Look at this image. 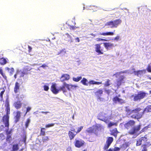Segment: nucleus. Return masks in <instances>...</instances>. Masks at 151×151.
<instances>
[{"label": "nucleus", "instance_id": "f257e3e1", "mask_svg": "<svg viewBox=\"0 0 151 151\" xmlns=\"http://www.w3.org/2000/svg\"><path fill=\"white\" fill-rule=\"evenodd\" d=\"M78 87L77 85H73L71 84H68L65 82H64L63 85L62 86L60 87L59 88V91H62L63 93L65 95H66L67 90L65 88H67L69 91L75 88Z\"/></svg>", "mask_w": 151, "mask_h": 151}, {"label": "nucleus", "instance_id": "f03ea898", "mask_svg": "<svg viewBox=\"0 0 151 151\" xmlns=\"http://www.w3.org/2000/svg\"><path fill=\"white\" fill-rule=\"evenodd\" d=\"M141 108L142 109V111L141 112H139V113L136 116L133 115L132 116L133 118H137L138 121L139 119L142 117L143 115L145 113L151 112V105L147 106L145 109Z\"/></svg>", "mask_w": 151, "mask_h": 151}, {"label": "nucleus", "instance_id": "7ed1b4c3", "mask_svg": "<svg viewBox=\"0 0 151 151\" xmlns=\"http://www.w3.org/2000/svg\"><path fill=\"white\" fill-rule=\"evenodd\" d=\"M142 109L140 107H137L135 109H134L131 110L128 107H126L125 108V111L127 112V114L128 115H130L131 114L134 113H136V114H132L131 117L132 118L135 119H137V118H135L132 117L133 115H134L136 116L137 115L138 113H139L140 111H142Z\"/></svg>", "mask_w": 151, "mask_h": 151}, {"label": "nucleus", "instance_id": "20e7f679", "mask_svg": "<svg viewBox=\"0 0 151 151\" xmlns=\"http://www.w3.org/2000/svg\"><path fill=\"white\" fill-rule=\"evenodd\" d=\"M3 122L4 124V127L3 125H1L0 126V130L1 131H3L4 130V128H6L5 132L6 133V134L7 136L11 135L12 134L10 135L12 132V130L11 129L9 131V121H2Z\"/></svg>", "mask_w": 151, "mask_h": 151}, {"label": "nucleus", "instance_id": "39448f33", "mask_svg": "<svg viewBox=\"0 0 151 151\" xmlns=\"http://www.w3.org/2000/svg\"><path fill=\"white\" fill-rule=\"evenodd\" d=\"M5 106L6 107L5 110L6 112V114L3 116L2 121H9V115L10 114V107L9 104H5Z\"/></svg>", "mask_w": 151, "mask_h": 151}, {"label": "nucleus", "instance_id": "423d86ee", "mask_svg": "<svg viewBox=\"0 0 151 151\" xmlns=\"http://www.w3.org/2000/svg\"><path fill=\"white\" fill-rule=\"evenodd\" d=\"M73 143L76 147L79 148L85 145V142L81 139H76Z\"/></svg>", "mask_w": 151, "mask_h": 151}, {"label": "nucleus", "instance_id": "0eeeda50", "mask_svg": "<svg viewBox=\"0 0 151 151\" xmlns=\"http://www.w3.org/2000/svg\"><path fill=\"white\" fill-rule=\"evenodd\" d=\"M101 44H96L95 45V51L98 55L104 54V51L103 48L101 47Z\"/></svg>", "mask_w": 151, "mask_h": 151}, {"label": "nucleus", "instance_id": "6e6552de", "mask_svg": "<svg viewBox=\"0 0 151 151\" xmlns=\"http://www.w3.org/2000/svg\"><path fill=\"white\" fill-rule=\"evenodd\" d=\"M141 126V125L139 124L133 127L128 132V134L130 135H133L136 133L140 130Z\"/></svg>", "mask_w": 151, "mask_h": 151}, {"label": "nucleus", "instance_id": "1a4fd4ad", "mask_svg": "<svg viewBox=\"0 0 151 151\" xmlns=\"http://www.w3.org/2000/svg\"><path fill=\"white\" fill-rule=\"evenodd\" d=\"M114 140L113 138L112 137H108L107 138V140L106 141V144H105L103 149L104 150L107 149L110 146L111 143Z\"/></svg>", "mask_w": 151, "mask_h": 151}, {"label": "nucleus", "instance_id": "9d476101", "mask_svg": "<svg viewBox=\"0 0 151 151\" xmlns=\"http://www.w3.org/2000/svg\"><path fill=\"white\" fill-rule=\"evenodd\" d=\"M105 114L102 112L99 113L97 116V119L99 120L104 121L105 123H107L109 120L107 117L105 116Z\"/></svg>", "mask_w": 151, "mask_h": 151}, {"label": "nucleus", "instance_id": "9b49d317", "mask_svg": "<svg viewBox=\"0 0 151 151\" xmlns=\"http://www.w3.org/2000/svg\"><path fill=\"white\" fill-rule=\"evenodd\" d=\"M32 68L29 66H27L23 69L22 71L20 73V77H23L25 75L28 74V71L31 70Z\"/></svg>", "mask_w": 151, "mask_h": 151}, {"label": "nucleus", "instance_id": "f8f14e48", "mask_svg": "<svg viewBox=\"0 0 151 151\" xmlns=\"http://www.w3.org/2000/svg\"><path fill=\"white\" fill-rule=\"evenodd\" d=\"M99 127L97 126H93L92 127H90L86 130L87 132L88 133H94L97 134L96 131L98 130Z\"/></svg>", "mask_w": 151, "mask_h": 151}, {"label": "nucleus", "instance_id": "ddd939ff", "mask_svg": "<svg viewBox=\"0 0 151 151\" xmlns=\"http://www.w3.org/2000/svg\"><path fill=\"white\" fill-rule=\"evenodd\" d=\"M135 123V122L134 120H130L124 124V127L127 129H129L134 126Z\"/></svg>", "mask_w": 151, "mask_h": 151}, {"label": "nucleus", "instance_id": "4468645a", "mask_svg": "<svg viewBox=\"0 0 151 151\" xmlns=\"http://www.w3.org/2000/svg\"><path fill=\"white\" fill-rule=\"evenodd\" d=\"M147 140V135H145L144 137H141L137 140L136 146H139L142 144V141L144 142H146Z\"/></svg>", "mask_w": 151, "mask_h": 151}, {"label": "nucleus", "instance_id": "2eb2a0df", "mask_svg": "<svg viewBox=\"0 0 151 151\" xmlns=\"http://www.w3.org/2000/svg\"><path fill=\"white\" fill-rule=\"evenodd\" d=\"M12 140L11 135H8L6 137V142H4L2 145V147L4 148L7 146V143H10Z\"/></svg>", "mask_w": 151, "mask_h": 151}, {"label": "nucleus", "instance_id": "dca6fc26", "mask_svg": "<svg viewBox=\"0 0 151 151\" xmlns=\"http://www.w3.org/2000/svg\"><path fill=\"white\" fill-rule=\"evenodd\" d=\"M50 90L55 94H57L59 91V89H58L56 88V84L55 83L53 84L51 86Z\"/></svg>", "mask_w": 151, "mask_h": 151}, {"label": "nucleus", "instance_id": "f3484780", "mask_svg": "<svg viewBox=\"0 0 151 151\" xmlns=\"http://www.w3.org/2000/svg\"><path fill=\"white\" fill-rule=\"evenodd\" d=\"M20 84L17 81L15 82L14 87V92L15 93H17L20 91Z\"/></svg>", "mask_w": 151, "mask_h": 151}, {"label": "nucleus", "instance_id": "a211bd4d", "mask_svg": "<svg viewBox=\"0 0 151 151\" xmlns=\"http://www.w3.org/2000/svg\"><path fill=\"white\" fill-rule=\"evenodd\" d=\"M113 101L115 103L122 104L124 103V101L123 99L118 98L117 96H115L113 98Z\"/></svg>", "mask_w": 151, "mask_h": 151}, {"label": "nucleus", "instance_id": "6ab92c4d", "mask_svg": "<svg viewBox=\"0 0 151 151\" xmlns=\"http://www.w3.org/2000/svg\"><path fill=\"white\" fill-rule=\"evenodd\" d=\"M70 78V75L67 74H63L60 78V81L61 82L68 81Z\"/></svg>", "mask_w": 151, "mask_h": 151}, {"label": "nucleus", "instance_id": "aec40b11", "mask_svg": "<svg viewBox=\"0 0 151 151\" xmlns=\"http://www.w3.org/2000/svg\"><path fill=\"white\" fill-rule=\"evenodd\" d=\"M21 117V112L20 111H18L16 112V115L14 117V122L15 123H16L18 122L20 119Z\"/></svg>", "mask_w": 151, "mask_h": 151}, {"label": "nucleus", "instance_id": "412c9836", "mask_svg": "<svg viewBox=\"0 0 151 151\" xmlns=\"http://www.w3.org/2000/svg\"><path fill=\"white\" fill-rule=\"evenodd\" d=\"M103 91L102 89H99L95 92V95L98 98V99H99L100 101H101V98L100 97V96L103 94Z\"/></svg>", "mask_w": 151, "mask_h": 151}, {"label": "nucleus", "instance_id": "4be33fe9", "mask_svg": "<svg viewBox=\"0 0 151 151\" xmlns=\"http://www.w3.org/2000/svg\"><path fill=\"white\" fill-rule=\"evenodd\" d=\"M151 145V144L150 142H147L146 144L142 145L141 147L142 148L141 151H147V147H149Z\"/></svg>", "mask_w": 151, "mask_h": 151}, {"label": "nucleus", "instance_id": "5701e85b", "mask_svg": "<svg viewBox=\"0 0 151 151\" xmlns=\"http://www.w3.org/2000/svg\"><path fill=\"white\" fill-rule=\"evenodd\" d=\"M9 62V60L7 58H5L3 57L0 58V65H4Z\"/></svg>", "mask_w": 151, "mask_h": 151}, {"label": "nucleus", "instance_id": "b1692460", "mask_svg": "<svg viewBox=\"0 0 151 151\" xmlns=\"http://www.w3.org/2000/svg\"><path fill=\"white\" fill-rule=\"evenodd\" d=\"M113 22V25L115 28H116L122 23V20L120 19H118L112 21Z\"/></svg>", "mask_w": 151, "mask_h": 151}, {"label": "nucleus", "instance_id": "393cba45", "mask_svg": "<svg viewBox=\"0 0 151 151\" xmlns=\"http://www.w3.org/2000/svg\"><path fill=\"white\" fill-rule=\"evenodd\" d=\"M103 44L104 47L107 50L114 47L113 44L109 42H104Z\"/></svg>", "mask_w": 151, "mask_h": 151}, {"label": "nucleus", "instance_id": "a878e982", "mask_svg": "<svg viewBox=\"0 0 151 151\" xmlns=\"http://www.w3.org/2000/svg\"><path fill=\"white\" fill-rule=\"evenodd\" d=\"M77 134L76 133H75L71 131H69L68 133V137L70 140H71L74 139Z\"/></svg>", "mask_w": 151, "mask_h": 151}, {"label": "nucleus", "instance_id": "bb28decb", "mask_svg": "<svg viewBox=\"0 0 151 151\" xmlns=\"http://www.w3.org/2000/svg\"><path fill=\"white\" fill-rule=\"evenodd\" d=\"M111 135H113L115 137H117V134L119 133V132L116 128H114V129H112L111 131Z\"/></svg>", "mask_w": 151, "mask_h": 151}, {"label": "nucleus", "instance_id": "cd10ccee", "mask_svg": "<svg viewBox=\"0 0 151 151\" xmlns=\"http://www.w3.org/2000/svg\"><path fill=\"white\" fill-rule=\"evenodd\" d=\"M99 35H103L104 36H107V35H110L112 36L114 35V33L113 32H102L100 33L99 34Z\"/></svg>", "mask_w": 151, "mask_h": 151}, {"label": "nucleus", "instance_id": "c85d7f7f", "mask_svg": "<svg viewBox=\"0 0 151 151\" xmlns=\"http://www.w3.org/2000/svg\"><path fill=\"white\" fill-rule=\"evenodd\" d=\"M45 129L44 127H41L40 135V136H44L45 134Z\"/></svg>", "mask_w": 151, "mask_h": 151}, {"label": "nucleus", "instance_id": "c756f323", "mask_svg": "<svg viewBox=\"0 0 151 151\" xmlns=\"http://www.w3.org/2000/svg\"><path fill=\"white\" fill-rule=\"evenodd\" d=\"M138 94L139 96V98L141 99H143L145 97V96H146L147 93L144 92L140 91Z\"/></svg>", "mask_w": 151, "mask_h": 151}, {"label": "nucleus", "instance_id": "7c9ffc66", "mask_svg": "<svg viewBox=\"0 0 151 151\" xmlns=\"http://www.w3.org/2000/svg\"><path fill=\"white\" fill-rule=\"evenodd\" d=\"M88 82L87 80L85 78H83L82 80L81 81V82L84 85L88 86V83H87Z\"/></svg>", "mask_w": 151, "mask_h": 151}, {"label": "nucleus", "instance_id": "2f4dec72", "mask_svg": "<svg viewBox=\"0 0 151 151\" xmlns=\"http://www.w3.org/2000/svg\"><path fill=\"white\" fill-rule=\"evenodd\" d=\"M105 25L110 26L111 27V28L114 27V25H113V22L112 21L107 22L106 23Z\"/></svg>", "mask_w": 151, "mask_h": 151}, {"label": "nucleus", "instance_id": "473e14b6", "mask_svg": "<svg viewBox=\"0 0 151 151\" xmlns=\"http://www.w3.org/2000/svg\"><path fill=\"white\" fill-rule=\"evenodd\" d=\"M145 73L146 70L145 69L138 70V73L137 74V76H139Z\"/></svg>", "mask_w": 151, "mask_h": 151}, {"label": "nucleus", "instance_id": "72a5a7b5", "mask_svg": "<svg viewBox=\"0 0 151 151\" xmlns=\"http://www.w3.org/2000/svg\"><path fill=\"white\" fill-rule=\"evenodd\" d=\"M120 148L117 147H114L113 149L111 148H110L109 149H107L106 151H119Z\"/></svg>", "mask_w": 151, "mask_h": 151}, {"label": "nucleus", "instance_id": "f704fd0d", "mask_svg": "<svg viewBox=\"0 0 151 151\" xmlns=\"http://www.w3.org/2000/svg\"><path fill=\"white\" fill-rule=\"evenodd\" d=\"M12 150L13 151H17L19 149V145L18 144H14L12 145Z\"/></svg>", "mask_w": 151, "mask_h": 151}, {"label": "nucleus", "instance_id": "c9c22d12", "mask_svg": "<svg viewBox=\"0 0 151 151\" xmlns=\"http://www.w3.org/2000/svg\"><path fill=\"white\" fill-rule=\"evenodd\" d=\"M117 125V122H110L108 124V127L110 128L113 126H116Z\"/></svg>", "mask_w": 151, "mask_h": 151}, {"label": "nucleus", "instance_id": "e433bc0d", "mask_svg": "<svg viewBox=\"0 0 151 151\" xmlns=\"http://www.w3.org/2000/svg\"><path fill=\"white\" fill-rule=\"evenodd\" d=\"M129 145L128 143L125 142L122 145L121 147L124 150H125L129 146Z\"/></svg>", "mask_w": 151, "mask_h": 151}, {"label": "nucleus", "instance_id": "4c0bfd02", "mask_svg": "<svg viewBox=\"0 0 151 151\" xmlns=\"http://www.w3.org/2000/svg\"><path fill=\"white\" fill-rule=\"evenodd\" d=\"M49 139L48 136H44L42 137V141L43 143H45L49 140Z\"/></svg>", "mask_w": 151, "mask_h": 151}, {"label": "nucleus", "instance_id": "58836bf2", "mask_svg": "<svg viewBox=\"0 0 151 151\" xmlns=\"http://www.w3.org/2000/svg\"><path fill=\"white\" fill-rule=\"evenodd\" d=\"M82 79L81 76L77 77V78L73 77V81L78 82L79 81Z\"/></svg>", "mask_w": 151, "mask_h": 151}, {"label": "nucleus", "instance_id": "ea45409f", "mask_svg": "<svg viewBox=\"0 0 151 151\" xmlns=\"http://www.w3.org/2000/svg\"><path fill=\"white\" fill-rule=\"evenodd\" d=\"M141 99L140 98H139V96L138 94L137 95H136L134 96L133 100L134 101H137L138 100H140Z\"/></svg>", "mask_w": 151, "mask_h": 151}, {"label": "nucleus", "instance_id": "a19ab883", "mask_svg": "<svg viewBox=\"0 0 151 151\" xmlns=\"http://www.w3.org/2000/svg\"><path fill=\"white\" fill-rule=\"evenodd\" d=\"M0 74L6 80L7 77L6 76L5 73H4L3 72L2 69L0 68Z\"/></svg>", "mask_w": 151, "mask_h": 151}, {"label": "nucleus", "instance_id": "79ce46f5", "mask_svg": "<svg viewBox=\"0 0 151 151\" xmlns=\"http://www.w3.org/2000/svg\"><path fill=\"white\" fill-rule=\"evenodd\" d=\"M5 139V135L3 133L0 134V140L2 141Z\"/></svg>", "mask_w": 151, "mask_h": 151}, {"label": "nucleus", "instance_id": "37998d69", "mask_svg": "<svg viewBox=\"0 0 151 151\" xmlns=\"http://www.w3.org/2000/svg\"><path fill=\"white\" fill-rule=\"evenodd\" d=\"M30 122V120L29 119H27L25 123V127L26 128H27L29 126V124Z\"/></svg>", "mask_w": 151, "mask_h": 151}, {"label": "nucleus", "instance_id": "c03bdc74", "mask_svg": "<svg viewBox=\"0 0 151 151\" xmlns=\"http://www.w3.org/2000/svg\"><path fill=\"white\" fill-rule=\"evenodd\" d=\"M55 124V123H51V124H46L45 126V127L46 128H49V127H52Z\"/></svg>", "mask_w": 151, "mask_h": 151}, {"label": "nucleus", "instance_id": "a18cd8bd", "mask_svg": "<svg viewBox=\"0 0 151 151\" xmlns=\"http://www.w3.org/2000/svg\"><path fill=\"white\" fill-rule=\"evenodd\" d=\"M150 64L151 65V63ZM146 70L148 72L151 73V65H148Z\"/></svg>", "mask_w": 151, "mask_h": 151}, {"label": "nucleus", "instance_id": "49530a36", "mask_svg": "<svg viewBox=\"0 0 151 151\" xmlns=\"http://www.w3.org/2000/svg\"><path fill=\"white\" fill-rule=\"evenodd\" d=\"M110 82V80L109 79H107L104 84V86L106 87L109 86L110 85L109 83Z\"/></svg>", "mask_w": 151, "mask_h": 151}, {"label": "nucleus", "instance_id": "de8ad7c7", "mask_svg": "<svg viewBox=\"0 0 151 151\" xmlns=\"http://www.w3.org/2000/svg\"><path fill=\"white\" fill-rule=\"evenodd\" d=\"M83 128V126H81L80 127L78 128L77 131L76 132V134H77L79 133L81 130Z\"/></svg>", "mask_w": 151, "mask_h": 151}, {"label": "nucleus", "instance_id": "09e8293b", "mask_svg": "<svg viewBox=\"0 0 151 151\" xmlns=\"http://www.w3.org/2000/svg\"><path fill=\"white\" fill-rule=\"evenodd\" d=\"M5 90H3V91H2L0 93V98L1 100H2L3 97V95L4 94V92H5Z\"/></svg>", "mask_w": 151, "mask_h": 151}, {"label": "nucleus", "instance_id": "8fccbe9b", "mask_svg": "<svg viewBox=\"0 0 151 151\" xmlns=\"http://www.w3.org/2000/svg\"><path fill=\"white\" fill-rule=\"evenodd\" d=\"M149 128V126H147L145 127L143 129H142L141 130V132H143L147 130V129Z\"/></svg>", "mask_w": 151, "mask_h": 151}, {"label": "nucleus", "instance_id": "3c124183", "mask_svg": "<svg viewBox=\"0 0 151 151\" xmlns=\"http://www.w3.org/2000/svg\"><path fill=\"white\" fill-rule=\"evenodd\" d=\"M65 49H62V50H60V51L58 53V55H60L62 53L64 54L65 53Z\"/></svg>", "mask_w": 151, "mask_h": 151}, {"label": "nucleus", "instance_id": "603ef678", "mask_svg": "<svg viewBox=\"0 0 151 151\" xmlns=\"http://www.w3.org/2000/svg\"><path fill=\"white\" fill-rule=\"evenodd\" d=\"M69 28L70 29L74 30L77 28H78V27H77L74 26H70Z\"/></svg>", "mask_w": 151, "mask_h": 151}, {"label": "nucleus", "instance_id": "864d4df0", "mask_svg": "<svg viewBox=\"0 0 151 151\" xmlns=\"http://www.w3.org/2000/svg\"><path fill=\"white\" fill-rule=\"evenodd\" d=\"M22 104H15L14 106L17 109H20L21 107Z\"/></svg>", "mask_w": 151, "mask_h": 151}, {"label": "nucleus", "instance_id": "5fc2aeb1", "mask_svg": "<svg viewBox=\"0 0 151 151\" xmlns=\"http://www.w3.org/2000/svg\"><path fill=\"white\" fill-rule=\"evenodd\" d=\"M97 41H107V40H106L105 39L101 38H98L97 39Z\"/></svg>", "mask_w": 151, "mask_h": 151}, {"label": "nucleus", "instance_id": "6e6d98bb", "mask_svg": "<svg viewBox=\"0 0 151 151\" xmlns=\"http://www.w3.org/2000/svg\"><path fill=\"white\" fill-rule=\"evenodd\" d=\"M44 89L45 91H47L49 89V87L45 85L44 86Z\"/></svg>", "mask_w": 151, "mask_h": 151}, {"label": "nucleus", "instance_id": "4d7b16f0", "mask_svg": "<svg viewBox=\"0 0 151 151\" xmlns=\"http://www.w3.org/2000/svg\"><path fill=\"white\" fill-rule=\"evenodd\" d=\"M65 36H66V37L65 36V37L66 38H68L69 39H70L71 38V36L68 34V33H66L65 34Z\"/></svg>", "mask_w": 151, "mask_h": 151}, {"label": "nucleus", "instance_id": "13d9d810", "mask_svg": "<svg viewBox=\"0 0 151 151\" xmlns=\"http://www.w3.org/2000/svg\"><path fill=\"white\" fill-rule=\"evenodd\" d=\"M135 69L134 68H133L132 70H134V72L133 73H134V75L137 76V74L138 73V71H135Z\"/></svg>", "mask_w": 151, "mask_h": 151}, {"label": "nucleus", "instance_id": "bf43d9fd", "mask_svg": "<svg viewBox=\"0 0 151 151\" xmlns=\"http://www.w3.org/2000/svg\"><path fill=\"white\" fill-rule=\"evenodd\" d=\"M89 83L90 84H95V81L93 80H91L89 81Z\"/></svg>", "mask_w": 151, "mask_h": 151}, {"label": "nucleus", "instance_id": "052dcab7", "mask_svg": "<svg viewBox=\"0 0 151 151\" xmlns=\"http://www.w3.org/2000/svg\"><path fill=\"white\" fill-rule=\"evenodd\" d=\"M31 109V107H28L27 108L26 112L25 114V115L27 114V113L29 112Z\"/></svg>", "mask_w": 151, "mask_h": 151}, {"label": "nucleus", "instance_id": "680f3d73", "mask_svg": "<svg viewBox=\"0 0 151 151\" xmlns=\"http://www.w3.org/2000/svg\"><path fill=\"white\" fill-rule=\"evenodd\" d=\"M28 52H30L32 50V48L29 46H28Z\"/></svg>", "mask_w": 151, "mask_h": 151}, {"label": "nucleus", "instance_id": "e2e57ef3", "mask_svg": "<svg viewBox=\"0 0 151 151\" xmlns=\"http://www.w3.org/2000/svg\"><path fill=\"white\" fill-rule=\"evenodd\" d=\"M120 37L119 36H117L116 37H115L114 38V40H118L119 39Z\"/></svg>", "mask_w": 151, "mask_h": 151}, {"label": "nucleus", "instance_id": "0e129e2a", "mask_svg": "<svg viewBox=\"0 0 151 151\" xmlns=\"http://www.w3.org/2000/svg\"><path fill=\"white\" fill-rule=\"evenodd\" d=\"M22 100V99H19V100H17V101L16 102V104H21V101Z\"/></svg>", "mask_w": 151, "mask_h": 151}, {"label": "nucleus", "instance_id": "69168bd1", "mask_svg": "<svg viewBox=\"0 0 151 151\" xmlns=\"http://www.w3.org/2000/svg\"><path fill=\"white\" fill-rule=\"evenodd\" d=\"M14 69L13 68H10V73H11L12 74V73L14 72Z\"/></svg>", "mask_w": 151, "mask_h": 151}, {"label": "nucleus", "instance_id": "338daca9", "mask_svg": "<svg viewBox=\"0 0 151 151\" xmlns=\"http://www.w3.org/2000/svg\"><path fill=\"white\" fill-rule=\"evenodd\" d=\"M75 130L76 129L73 128V127H72L71 128V129H70V131H71V132H75Z\"/></svg>", "mask_w": 151, "mask_h": 151}, {"label": "nucleus", "instance_id": "774afa93", "mask_svg": "<svg viewBox=\"0 0 151 151\" xmlns=\"http://www.w3.org/2000/svg\"><path fill=\"white\" fill-rule=\"evenodd\" d=\"M47 67V66L45 64H43L41 66H40V67H42V68H45L46 67Z\"/></svg>", "mask_w": 151, "mask_h": 151}]
</instances>
